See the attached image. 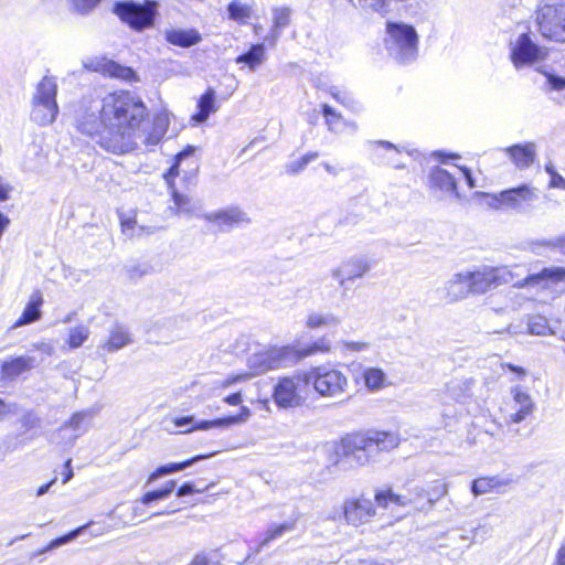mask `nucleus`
I'll return each mask as SVG.
<instances>
[{"mask_svg":"<svg viewBox=\"0 0 565 565\" xmlns=\"http://www.w3.org/2000/svg\"><path fill=\"white\" fill-rule=\"evenodd\" d=\"M546 52L533 42L529 33H522L511 49V61L516 68L543 60Z\"/></svg>","mask_w":565,"mask_h":565,"instance_id":"obj_11","label":"nucleus"},{"mask_svg":"<svg viewBox=\"0 0 565 565\" xmlns=\"http://www.w3.org/2000/svg\"><path fill=\"white\" fill-rule=\"evenodd\" d=\"M299 377L284 376L274 386L273 398L280 408H294L302 404V397L298 393Z\"/></svg>","mask_w":565,"mask_h":565,"instance_id":"obj_13","label":"nucleus"},{"mask_svg":"<svg viewBox=\"0 0 565 565\" xmlns=\"http://www.w3.org/2000/svg\"><path fill=\"white\" fill-rule=\"evenodd\" d=\"M306 384H312L316 392L324 397H335L348 387L347 376L339 370L319 366L303 375Z\"/></svg>","mask_w":565,"mask_h":565,"instance_id":"obj_9","label":"nucleus"},{"mask_svg":"<svg viewBox=\"0 0 565 565\" xmlns=\"http://www.w3.org/2000/svg\"><path fill=\"white\" fill-rule=\"evenodd\" d=\"M215 486L214 482H211L206 486H203V488H198V486L195 484V482L193 481H186L184 483H182L178 490H177V497H186V495H192L194 493H203L205 491H209L211 488H213Z\"/></svg>","mask_w":565,"mask_h":565,"instance_id":"obj_46","label":"nucleus"},{"mask_svg":"<svg viewBox=\"0 0 565 565\" xmlns=\"http://www.w3.org/2000/svg\"><path fill=\"white\" fill-rule=\"evenodd\" d=\"M163 136L164 135L162 134V130L152 128V130L146 136L145 143L147 146H157L161 141Z\"/></svg>","mask_w":565,"mask_h":565,"instance_id":"obj_56","label":"nucleus"},{"mask_svg":"<svg viewBox=\"0 0 565 565\" xmlns=\"http://www.w3.org/2000/svg\"><path fill=\"white\" fill-rule=\"evenodd\" d=\"M536 244L540 246L548 247L551 249H557L559 253L565 255V235H561L547 241H540Z\"/></svg>","mask_w":565,"mask_h":565,"instance_id":"obj_50","label":"nucleus"},{"mask_svg":"<svg viewBox=\"0 0 565 565\" xmlns=\"http://www.w3.org/2000/svg\"><path fill=\"white\" fill-rule=\"evenodd\" d=\"M317 343L298 350L294 345L273 347L266 351L253 353L247 359V366L252 375H260L270 370H278L296 365L300 360L318 352Z\"/></svg>","mask_w":565,"mask_h":565,"instance_id":"obj_3","label":"nucleus"},{"mask_svg":"<svg viewBox=\"0 0 565 565\" xmlns=\"http://www.w3.org/2000/svg\"><path fill=\"white\" fill-rule=\"evenodd\" d=\"M513 401L518 406L515 413L510 415L512 423L519 424L523 422L534 409V403L530 394L521 388V386H514L511 390Z\"/></svg>","mask_w":565,"mask_h":565,"instance_id":"obj_22","label":"nucleus"},{"mask_svg":"<svg viewBox=\"0 0 565 565\" xmlns=\"http://www.w3.org/2000/svg\"><path fill=\"white\" fill-rule=\"evenodd\" d=\"M343 514L349 524L358 526L371 520L375 514V508L370 499H350L344 502Z\"/></svg>","mask_w":565,"mask_h":565,"instance_id":"obj_15","label":"nucleus"},{"mask_svg":"<svg viewBox=\"0 0 565 565\" xmlns=\"http://www.w3.org/2000/svg\"><path fill=\"white\" fill-rule=\"evenodd\" d=\"M330 94H331V96L337 102L341 103L342 105H344L345 107L352 109L353 111H359L360 110V104L352 96H350L349 94L342 93L337 87H331L330 88Z\"/></svg>","mask_w":565,"mask_h":565,"instance_id":"obj_45","label":"nucleus"},{"mask_svg":"<svg viewBox=\"0 0 565 565\" xmlns=\"http://www.w3.org/2000/svg\"><path fill=\"white\" fill-rule=\"evenodd\" d=\"M546 84L552 90H563L565 89V77L555 74H546Z\"/></svg>","mask_w":565,"mask_h":565,"instance_id":"obj_52","label":"nucleus"},{"mask_svg":"<svg viewBox=\"0 0 565 565\" xmlns=\"http://www.w3.org/2000/svg\"><path fill=\"white\" fill-rule=\"evenodd\" d=\"M43 303L42 295L39 290L32 292L29 302L26 303L22 316L15 322V327L29 324L40 319L41 317V306Z\"/></svg>","mask_w":565,"mask_h":565,"instance_id":"obj_28","label":"nucleus"},{"mask_svg":"<svg viewBox=\"0 0 565 565\" xmlns=\"http://www.w3.org/2000/svg\"><path fill=\"white\" fill-rule=\"evenodd\" d=\"M98 412V407H90L76 412L62 425L61 429H72L75 433V438H77L88 430Z\"/></svg>","mask_w":565,"mask_h":565,"instance_id":"obj_20","label":"nucleus"},{"mask_svg":"<svg viewBox=\"0 0 565 565\" xmlns=\"http://www.w3.org/2000/svg\"><path fill=\"white\" fill-rule=\"evenodd\" d=\"M414 493V503L416 504L417 509H419L420 504H423L424 501H426L425 492H422V487H415L413 489Z\"/></svg>","mask_w":565,"mask_h":565,"instance_id":"obj_63","label":"nucleus"},{"mask_svg":"<svg viewBox=\"0 0 565 565\" xmlns=\"http://www.w3.org/2000/svg\"><path fill=\"white\" fill-rule=\"evenodd\" d=\"M127 276L130 280H137L150 273V266L146 264H135L127 267Z\"/></svg>","mask_w":565,"mask_h":565,"instance_id":"obj_49","label":"nucleus"},{"mask_svg":"<svg viewBox=\"0 0 565 565\" xmlns=\"http://www.w3.org/2000/svg\"><path fill=\"white\" fill-rule=\"evenodd\" d=\"M397 445V436L388 431L366 430L348 434L335 448V465L342 468L348 461L356 467H364L377 461L382 452H388Z\"/></svg>","mask_w":565,"mask_h":565,"instance_id":"obj_2","label":"nucleus"},{"mask_svg":"<svg viewBox=\"0 0 565 565\" xmlns=\"http://www.w3.org/2000/svg\"><path fill=\"white\" fill-rule=\"evenodd\" d=\"M205 220L212 223H218L220 225H224L226 227H232L234 224L243 222H249V218L246 216V213H244L237 206H232L225 210L206 214Z\"/></svg>","mask_w":565,"mask_h":565,"instance_id":"obj_24","label":"nucleus"},{"mask_svg":"<svg viewBox=\"0 0 565 565\" xmlns=\"http://www.w3.org/2000/svg\"><path fill=\"white\" fill-rule=\"evenodd\" d=\"M265 45L263 43L254 44L249 50L235 58L236 64H245L250 71H255L265 61Z\"/></svg>","mask_w":565,"mask_h":565,"instance_id":"obj_30","label":"nucleus"},{"mask_svg":"<svg viewBox=\"0 0 565 565\" xmlns=\"http://www.w3.org/2000/svg\"><path fill=\"white\" fill-rule=\"evenodd\" d=\"M104 72L110 77L124 79L126 82H135L138 79L136 72L128 66H122L114 61H107L104 64Z\"/></svg>","mask_w":565,"mask_h":565,"instance_id":"obj_33","label":"nucleus"},{"mask_svg":"<svg viewBox=\"0 0 565 565\" xmlns=\"http://www.w3.org/2000/svg\"><path fill=\"white\" fill-rule=\"evenodd\" d=\"M469 278L471 295H483L501 285L510 284L516 287V282H520V274L507 266H482L469 271Z\"/></svg>","mask_w":565,"mask_h":565,"instance_id":"obj_8","label":"nucleus"},{"mask_svg":"<svg viewBox=\"0 0 565 565\" xmlns=\"http://www.w3.org/2000/svg\"><path fill=\"white\" fill-rule=\"evenodd\" d=\"M429 189L438 200L446 198L460 199L456 178L446 169L434 167L428 175Z\"/></svg>","mask_w":565,"mask_h":565,"instance_id":"obj_12","label":"nucleus"},{"mask_svg":"<svg viewBox=\"0 0 565 565\" xmlns=\"http://www.w3.org/2000/svg\"><path fill=\"white\" fill-rule=\"evenodd\" d=\"M372 265L365 256H354L344 260L340 267L332 270V277L339 281L343 287L347 281H353L356 278L363 277Z\"/></svg>","mask_w":565,"mask_h":565,"instance_id":"obj_14","label":"nucleus"},{"mask_svg":"<svg viewBox=\"0 0 565 565\" xmlns=\"http://www.w3.org/2000/svg\"><path fill=\"white\" fill-rule=\"evenodd\" d=\"M363 379L369 391H379L384 387L386 374L380 367H367L363 371Z\"/></svg>","mask_w":565,"mask_h":565,"instance_id":"obj_34","label":"nucleus"},{"mask_svg":"<svg viewBox=\"0 0 565 565\" xmlns=\"http://www.w3.org/2000/svg\"><path fill=\"white\" fill-rule=\"evenodd\" d=\"M11 190L12 186L9 183H6L0 175V202L7 201L9 199V193Z\"/></svg>","mask_w":565,"mask_h":565,"instance_id":"obj_60","label":"nucleus"},{"mask_svg":"<svg viewBox=\"0 0 565 565\" xmlns=\"http://www.w3.org/2000/svg\"><path fill=\"white\" fill-rule=\"evenodd\" d=\"M213 455L214 452L210 455H198L181 462H170L167 465H161L149 476L148 483L153 482L154 480L161 477L182 471L191 467L192 465L199 462L200 460L209 458Z\"/></svg>","mask_w":565,"mask_h":565,"instance_id":"obj_27","label":"nucleus"},{"mask_svg":"<svg viewBox=\"0 0 565 565\" xmlns=\"http://www.w3.org/2000/svg\"><path fill=\"white\" fill-rule=\"evenodd\" d=\"M342 345L347 351L352 352H361L367 350L370 347L367 342L362 341H343Z\"/></svg>","mask_w":565,"mask_h":565,"instance_id":"obj_54","label":"nucleus"},{"mask_svg":"<svg viewBox=\"0 0 565 565\" xmlns=\"http://www.w3.org/2000/svg\"><path fill=\"white\" fill-rule=\"evenodd\" d=\"M297 520L298 516H295L280 524H270L265 533V537L259 542L255 550L250 548L247 556L244 558L242 563H247L249 559L253 558L254 555L259 554L262 550L268 546L273 541L280 539L286 533L292 532L296 529Z\"/></svg>","mask_w":565,"mask_h":565,"instance_id":"obj_17","label":"nucleus"},{"mask_svg":"<svg viewBox=\"0 0 565 565\" xmlns=\"http://www.w3.org/2000/svg\"><path fill=\"white\" fill-rule=\"evenodd\" d=\"M21 424L25 429H31L40 424V418L32 413H28L22 417Z\"/></svg>","mask_w":565,"mask_h":565,"instance_id":"obj_57","label":"nucleus"},{"mask_svg":"<svg viewBox=\"0 0 565 565\" xmlns=\"http://www.w3.org/2000/svg\"><path fill=\"white\" fill-rule=\"evenodd\" d=\"M173 423L177 428L183 429L182 433H184V430L186 428H190L191 426L194 425V416L188 415V416L178 417L173 420Z\"/></svg>","mask_w":565,"mask_h":565,"instance_id":"obj_55","label":"nucleus"},{"mask_svg":"<svg viewBox=\"0 0 565 565\" xmlns=\"http://www.w3.org/2000/svg\"><path fill=\"white\" fill-rule=\"evenodd\" d=\"M228 17L235 21H244L249 18V8L237 1H233L227 6Z\"/></svg>","mask_w":565,"mask_h":565,"instance_id":"obj_47","label":"nucleus"},{"mask_svg":"<svg viewBox=\"0 0 565 565\" xmlns=\"http://www.w3.org/2000/svg\"><path fill=\"white\" fill-rule=\"evenodd\" d=\"M95 525L94 522H89L85 525H82V526H78L72 531H70L68 533L64 534V535H61L54 540H52L49 545H47V550H54L56 547H60L62 545H65L76 539H78L79 536H82L84 533H86V531H88L90 527H93Z\"/></svg>","mask_w":565,"mask_h":565,"instance_id":"obj_35","label":"nucleus"},{"mask_svg":"<svg viewBox=\"0 0 565 565\" xmlns=\"http://www.w3.org/2000/svg\"><path fill=\"white\" fill-rule=\"evenodd\" d=\"M527 330L529 333L534 335H546L554 333V331L548 326L547 319L540 315L529 318Z\"/></svg>","mask_w":565,"mask_h":565,"instance_id":"obj_38","label":"nucleus"},{"mask_svg":"<svg viewBox=\"0 0 565 565\" xmlns=\"http://www.w3.org/2000/svg\"><path fill=\"white\" fill-rule=\"evenodd\" d=\"M250 416V411L246 406L241 407V413L237 415H230L225 417H220L215 419H202V420H195L194 425L190 428H186L184 433H192L194 430H210V429H216V428H226L232 425H236L239 423H243L248 419Z\"/></svg>","mask_w":565,"mask_h":565,"instance_id":"obj_16","label":"nucleus"},{"mask_svg":"<svg viewBox=\"0 0 565 565\" xmlns=\"http://www.w3.org/2000/svg\"><path fill=\"white\" fill-rule=\"evenodd\" d=\"M536 20L544 38L565 43V4L545 6L537 13Z\"/></svg>","mask_w":565,"mask_h":565,"instance_id":"obj_10","label":"nucleus"},{"mask_svg":"<svg viewBox=\"0 0 565 565\" xmlns=\"http://www.w3.org/2000/svg\"><path fill=\"white\" fill-rule=\"evenodd\" d=\"M540 200L537 189L524 183L490 195L489 206L494 210H511L519 214H532Z\"/></svg>","mask_w":565,"mask_h":565,"instance_id":"obj_6","label":"nucleus"},{"mask_svg":"<svg viewBox=\"0 0 565 565\" xmlns=\"http://www.w3.org/2000/svg\"><path fill=\"white\" fill-rule=\"evenodd\" d=\"M543 280H551L554 282L565 281V267H545L537 274H529L525 278H520V282H516V288L535 286Z\"/></svg>","mask_w":565,"mask_h":565,"instance_id":"obj_21","label":"nucleus"},{"mask_svg":"<svg viewBox=\"0 0 565 565\" xmlns=\"http://www.w3.org/2000/svg\"><path fill=\"white\" fill-rule=\"evenodd\" d=\"M180 163L174 160L173 164L163 173V178L175 179L179 175Z\"/></svg>","mask_w":565,"mask_h":565,"instance_id":"obj_64","label":"nucleus"},{"mask_svg":"<svg viewBox=\"0 0 565 565\" xmlns=\"http://www.w3.org/2000/svg\"><path fill=\"white\" fill-rule=\"evenodd\" d=\"M164 39L168 43L180 47H191L202 40L195 29H168L164 31Z\"/></svg>","mask_w":565,"mask_h":565,"instance_id":"obj_23","label":"nucleus"},{"mask_svg":"<svg viewBox=\"0 0 565 565\" xmlns=\"http://www.w3.org/2000/svg\"><path fill=\"white\" fill-rule=\"evenodd\" d=\"M89 333V329L83 324L71 328L67 340L70 348L77 349L82 347L83 343L88 339Z\"/></svg>","mask_w":565,"mask_h":565,"instance_id":"obj_39","label":"nucleus"},{"mask_svg":"<svg viewBox=\"0 0 565 565\" xmlns=\"http://www.w3.org/2000/svg\"><path fill=\"white\" fill-rule=\"evenodd\" d=\"M132 342L131 335L121 323H115L109 330L108 340L102 347L107 352H116Z\"/></svg>","mask_w":565,"mask_h":565,"instance_id":"obj_26","label":"nucleus"},{"mask_svg":"<svg viewBox=\"0 0 565 565\" xmlns=\"http://www.w3.org/2000/svg\"><path fill=\"white\" fill-rule=\"evenodd\" d=\"M445 297L449 302H456L471 295L469 271L454 274L445 284Z\"/></svg>","mask_w":565,"mask_h":565,"instance_id":"obj_19","label":"nucleus"},{"mask_svg":"<svg viewBox=\"0 0 565 565\" xmlns=\"http://www.w3.org/2000/svg\"><path fill=\"white\" fill-rule=\"evenodd\" d=\"M34 365V358L17 356L4 361L1 365V374L4 380H14L22 373L31 370Z\"/></svg>","mask_w":565,"mask_h":565,"instance_id":"obj_25","label":"nucleus"},{"mask_svg":"<svg viewBox=\"0 0 565 565\" xmlns=\"http://www.w3.org/2000/svg\"><path fill=\"white\" fill-rule=\"evenodd\" d=\"M290 9L282 7V8H275L274 9V33L275 38H278L280 34V31L285 29L290 23Z\"/></svg>","mask_w":565,"mask_h":565,"instance_id":"obj_41","label":"nucleus"},{"mask_svg":"<svg viewBox=\"0 0 565 565\" xmlns=\"http://www.w3.org/2000/svg\"><path fill=\"white\" fill-rule=\"evenodd\" d=\"M340 323V319L333 315H320V313H310L307 319V327L310 329L320 328L322 326H338Z\"/></svg>","mask_w":565,"mask_h":565,"instance_id":"obj_42","label":"nucleus"},{"mask_svg":"<svg viewBox=\"0 0 565 565\" xmlns=\"http://www.w3.org/2000/svg\"><path fill=\"white\" fill-rule=\"evenodd\" d=\"M503 482L498 477L478 478L471 483V492L475 497L490 492L502 486Z\"/></svg>","mask_w":565,"mask_h":565,"instance_id":"obj_36","label":"nucleus"},{"mask_svg":"<svg viewBox=\"0 0 565 565\" xmlns=\"http://www.w3.org/2000/svg\"><path fill=\"white\" fill-rule=\"evenodd\" d=\"M167 498V492L162 488H159L157 490L146 492L141 498V503L147 505L152 503L153 501L163 500Z\"/></svg>","mask_w":565,"mask_h":565,"instance_id":"obj_51","label":"nucleus"},{"mask_svg":"<svg viewBox=\"0 0 565 565\" xmlns=\"http://www.w3.org/2000/svg\"><path fill=\"white\" fill-rule=\"evenodd\" d=\"M57 85L51 77L44 76L36 85L32 97L31 119L40 126L51 125L57 117Z\"/></svg>","mask_w":565,"mask_h":565,"instance_id":"obj_7","label":"nucleus"},{"mask_svg":"<svg viewBox=\"0 0 565 565\" xmlns=\"http://www.w3.org/2000/svg\"><path fill=\"white\" fill-rule=\"evenodd\" d=\"M215 90L213 88H207L198 102L199 111L193 115V119L196 122L202 124L206 121L210 115L216 111L217 107L215 105Z\"/></svg>","mask_w":565,"mask_h":565,"instance_id":"obj_29","label":"nucleus"},{"mask_svg":"<svg viewBox=\"0 0 565 565\" xmlns=\"http://www.w3.org/2000/svg\"><path fill=\"white\" fill-rule=\"evenodd\" d=\"M358 2L364 10H371L385 15L390 11L392 0H358Z\"/></svg>","mask_w":565,"mask_h":565,"instance_id":"obj_43","label":"nucleus"},{"mask_svg":"<svg viewBox=\"0 0 565 565\" xmlns=\"http://www.w3.org/2000/svg\"><path fill=\"white\" fill-rule=\"evenodd\" d=\"M195 151L193 146H186L183 150L175 154L174 160L181 164V161L188 157H191Z\"/></svg>","mask_w":565,"mask_h":565,"instance_id":"obj_62","label":"nucleus"},{"mask_svg":"<svg viewBox=\"0 0 565 565\" xmlns=\"http://www.w3.org/2000/svg\"><path fill=\"white\" fill-rule=\"evenodd\" d=\"M148 117L142 99L135 93L117 90L102 100L83 104L74 116L76 129L115 154L130 152L136 147V130Z\"/></svg>","mask_w":565,"mask_h":565,"instance_id":"obj_1","label":"nucleus"},{"mask_svg":"<svg viewBox=\"0 0 565 565\" xmlns=\"http://www.w3.org/2000/svg\"><path fill=\"white\" fill-rule=\"evenodd\" d=\"M491 534V527L488 525H479L473 529L471 541L473 543H481Z\"/></svg>","mask_w":565,"mask_h":565,"instance_id":"obj_53","label":"nucleus"},{"mask_svg":"<svg viewBox=\"0 0 565 565\" xmlns=\"http://www.w3.org/2000/svg\"><path fill=\"white\" fill-rule=\"evenodd\" d=\"M158 7L159 4L154 0H145L143 2L126 0L116 2L113 12L131 30L143 32L154 26L159 14Z\"/></svg>","mask_w":565,"mask_h":565,"instance_id":"obj_5","label":"nucleus"},{"mask_svg":"<svg viewBox=\"0 0 565 565\" xmlns=\"http://www.w3.org/2000/svg\"><path fill=\"white\" fill-rule=\"evenodd\" d=\"M504 152L520 170L530 168L536 159V146L534 142L515 143L507 147Z\"/></svg>","mask_w":565,"mask_h":565,"instance_id":"obj_18","label":"nucleus"},{"mask_svg":"<svg viewBox=\"0 0 565 565\" xmlns=\"http://www.w3.org/2000/svg\"><path fill=\"white\" fill-rule=\"evenodd\" d=\"M103 0H67L70 11L81 17H87L100 4Z\"/></svg>","mask_w":565,"mask_h":565,"instance_id":"obj_37","label":"nucleus"},{"mask_svg":"<svg viewBox=\"0 0 565 565\" xmlns=\"http://www.w3.org/2000/svg\"><path fill=\"white\" fill-rule=\"evenodd\" d=\"M458 169L462 172V175L465 178V181H466L467 185L470 189L475 188L476 186V181H475V179L472 177L471 170L469 168L465 167V166L463 167H458Z\"/></svg>","mask_w":565,"mask_h":565,"instance_id":"obj_58","label":"nucleus"},{"mask_svg":"<svg viewBox=\"0 0 565 565\" xmlns=\"http://www.w3.org/2000/svg\"><path fill=\"white\" fill-rule=\"evenodd\" d=\"M247 377H248L247 374L231 375V376L226 377L222 382L221 386L222 387H228V386L233 385L236 382H241V381L246 380Z\"/></svg>","mask_w":565,"mask_h":565,"instance_id":"obj_61","label":"nucleus"},{"mask_svg":"<svg viewBox=\"0 0 565 565\" xmlns=\"http://www.w3.org/2000/svg\"><path fill=\"white\" fill-rule=\"evenodd\" d=\"M322 114L330 130L337 129V124L342 119L341 115L328 104L322 105Z\"/></svg>","mask_w":565,"mask_h":565,"instance_id":"obj_48","label":"nucleus"},{"mask_svg":"<svg viewBox=\"0 0 565 565\" xmlns=\"http://www.w3.org/2000/svg\"><path fill=\"white\" fill-rule=\"evenodd\" d=\"M385 47L388 55L398 64L414 62L418 55V34L416 29L403 22H387Z\"/></svg>","mask_w":565,"mask_h":565,"instance_id":"obj_4","label":"nucleus"},{"mask_svg":"<svg viewBox=\"0 0 565 565\" xmlns=\"http://www.w3.org/2000/svg\"><path fill=\"white\" fill-rule=\"evenodd\" d=\"M422 492H425L426 501L420 504L419 510L431 509L435 502L440 500L447 493L446 484L440 480H435L422 487Z\"/></svg>","mask_w":565,"mask_h":565,"instance_id":"obj_32","label":"nucleus"},{"mask_svg":"<svg viewBox=\"0 0 565 565\" xmlns=\"http://www.w3.org/2000/svg\"><path fill=\"white\" fill-rule=\"evenodd\" d=\"M172 201L173 206L169 210L174 215H191L198 209V203L189 195L181 193L179 190H173Z\"/></svg>","mask_w":565,"mask_h":565,"instance_id":"obj_31","label":"nucleus"},{"mask_svg":"<svg viewBox=\"0 0 565 565\" xmlns=\"http://www.w3.org/2000/svg\"><path fill=\"white\" fill-rule=\"evenodd\" d=\"M375 500L379 505L386 508L390 502L398 504V505H405L406 501L403 495L395 494L392 490L386 491H379L375 494Z\"/></svg>","mask_w":565,"mask_h":565,"instance_id":"obj_44","label":"nucleus"},{"mask_svg":"<svg viewBox=\"0 0 565 565\" xmlns=\"http://www.w3.org/2000/svg\"><path fill=\"white\" fill-rule=\"evenodd\" d=\"M433 157L436 158L441 163H448L450 159H457L459 158V154L457 153H446L444 151H435L433 153Z\"/></svg>","mask_w":565,"mask_h":565,"instance_id":"obj_59","label":"nucleus"},{"mask_svg":"<svg viewBox=\"0 0 565 565\" xmlns=\"http://www.w3.org/2000/svg\"><path fill=\"white\" fill-rule=\"evenodd\" d=\"M319 157L318 152H308L300 158L290 161L286 164V172L289 174H298L306 169V167Z\"/></svg>","mask_w":565,"mask_h":565,"instance_id":"obj_40","label":"nucleus"}]
</instances>
